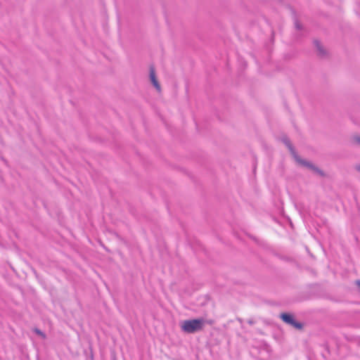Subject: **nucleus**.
I'll list each match as a JSON object with an SVG mask.
<instances>
[{
    "mask_svg": "<svg viewBox=\"0 0 360 360\" xmlns=\"http://www.w3.org/2000/svg\"><path fill=\"white\" fill-rule=\"evenodd\" d=\"M205 323L203 319H189L181 321L180 326L183 332L192 334L202 330Z\"/></svg>",
    "mask_w": 360,
    "mask_h": 360,
    "instance_id": "f257e3e1",
    "label": "nucleus"
},
{
    "mask_svg": "<svg viewBox=\"0 0 360 360\" xmlns=\"http://www.w3.org/2000/svg\"><path fill=\"white\" fill-rule=\"evenodd\" d=\"M283 322L290 326L297 329V330H302L304 326V323L299 320H297V316H280Z\"/></svg>",
    "mask_w": 360,
    "mask_h": 360,
    "instance_id": "f03ea898",
    "label": "nucleus"
},
{
    "mask_svg": "<svg viewBox=\"0 0 360 360\" xmlns=\"http://www.w3.org/2000/svg\"><path fill=\"white\" fill-rule=\"evenodd\" d=\"M150 79L151 82L153 83V86L155 87V89L158 91H160V85L157 79L156 75H155V70L153 66H151L150 68Z\"/></svg>",
    "mask_w": 360,
    "mask_h": 360,
    "instance_id": "7ed1b4c3",
    "label": "nucleus"
},
{
    "mask_svg": "<svg viewBox=\"0 0 360 360\" xmlns=\"http://www.w3.org/2000/svg\"><path fill=\"white\" fill-rule=\"evenodd\" d=\"M150 79L151 82L153 83V86L155 87V89L158 91H160V85L157 79L156 75H155V70L153 66H151L150 68Z\"/></svg>",
    "mask_w": 360,
    "mask_h": 360,
    "instance_id": "20e7f679",
    "label": "nucleus"
},
{
    "mask_svg": "<svg viewBox=\"0 0 360 360\" xmlns=\"http://www.w3.org/2000/svg\"><path fill=\"white\" fill-rule=\"evenodd\" d=\"M34 333H36L37 335H40L43 339H44L46 338V335L45 334L41 331L38 328H34Z\"/></svg>",
    "mask_w": 360,
    "mask_h": 360,
    "instance_id": "39448f33",
    "label": "nucleus"
},
{
    "mask_svg": "<svg viewBox=\"0 0 360 360\" xmlns=\"http://www.w3.org/2000/svg\"><path fill=\"white\" fill-rule=\"evenodd\" d=\"M316 47L319 49L320 53H323V50L321 47V45L319 43H316Z\"/></svg>",
    "mask_w": 360,
    "mask_h": 360,
    "instance_id": "423d86ee",
    "label": "nucleus"
},
{
    "mask_svg": "<svg viewBox=\"0 0 360 360\" xmlns=\"http://www.w3.org/2000/svg\"><path fill=\"white\" fill-rule=\"evenodd\" d=\"M355 140L358 143H360V137H356Z\"/></svg>",
    "mask_w": 360,
    "mask_h": 360,
    "instance_id": "0eeeda50",
    "label": "nucleus"
},
{
    "mask_svg": "<svg viewBox=\"0 0 360 360\" xmlns=\"http://www.w3.org/2000/svg\"><path fill=\"white\" fill-rule=\"evenodd\" d=\"M355 140L358 143H360V137H356Z\"/></svg>",
    "mask_w": 360,
    "mask_h": 360,
    "instance_id": "6e6552de",
    "label": "nucleus"
},
{
    "mask_svg": "<svg viewBox=\"0 0 360 360\" xmlns=\"http://www.w3.org/2000/svg\"><path fill=\"white\" fill-rule=\"evenodd\" d=\"M238 321L240 323H243V320L240 318H238Z\"/></svg>",
    "mask_w": 360,
    "mask_h": 360,
    "instance_id": "1a4fd4ad",
    "label": "nucleus"
},
{
    "mask_svg": "<svg viewBox=\"0 0 360 360\" xmlns=\"http://www.w3.org/2000/svg\"><path fill=\"white\" fill-rule=\"evenodd\" d=\"M249 323L252 324L253 321L251 319L247 321Z\"/></svg>",
    "mask_w": 360,
    "mask_h": 360,
    "instance_id": "9d476101",
    "label": "nucleus"
},
{
    "mask_svg": "<svg viewBox=\"0 0 360 360\" xmlns=\"http://www.w3.org/2000/svg\"><path fill=\"white\" fill-rule=\"evenodd\" d=\"M356 168H357V169H358L359 171H360V165H359V166H357V167H356Z\"/></svg>",
    "mask_w": 360,
    "mask_h": 360,
    "instance_id": "9b49d317",
    "label": "nucleus"
},
{
    "mask_svg": "<svg viewBox=\"0 0 360 360\" xmlns=\"http://www.w3.org/2000/svg\"><path fill=\"white\" fill-rule=\"evenodd\" d=\"M281 315L285 316V315H288V314H287L283 313V314H281Z\"/></svg>",
    "mask_w": 360,
    "mask_h": 360,
    "instance_id": "f8f14e48",
    "label": "nucleus"
},
{
    "mask_svg": "<svg viewBox=\"0 0 360 360\" xmlns=\"http://www.w3.org/2000/svg\"><path fill=\"white\" fill-rule=\"evenodd\" d=\"M358 283L360 285V281H358Z\"/></svg>",
    "mask_w": 360,
    "mask_h": 360,
    "instance_id": "ddd939ff",
    "label": "nucleus"
}]
</instances>
